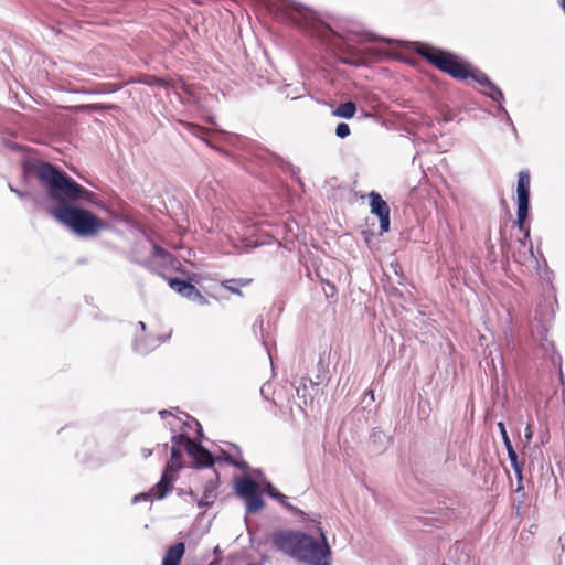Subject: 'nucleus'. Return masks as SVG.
Instances as JSON below:
<instances>
[{
    "mask_svg": "<svg viewBox=\"0 0 565 565\" xmlns=\"http://www.w3.org/2000/svg\"><path fill=\"white\" fill-rule=\"evenodd\" d=\"M34 173L40 183L47 190L50 198L57 202L51 215L61 224L72 230L78 236H95L107 227V223L87 210L72 205L79 200L98 205L99 199L77 183L62 169L49 163L39 162Z\"/></svg>",
    "mask_w": 565,
    "mask_h": 565,
    "instance_id": "obj_1",
    "label": "nucleus"
},
{
    "mask_svg": "<svg viewBox=\"0 0 565 565\" xmlns=\"http://www.w3.org/2000/svg\"><path fill=\"white\" fill-rule=\"evenodd\" d=\"M319 539L301 531H278L273 534L275 547L288 556L309 565H329L331 547L321 527Z\"/></svg>",
    "mask_w": 565,
    "mask_h": 565,
    "instance_id": "obj_2",
    "label": "nucleus"
},
{
    "mask_svg": "<svg viewBox=\"0 0 565 565\" xmlns=\"http://www.w3.org/2000/svg\"><path fill=\"white\" fill-rule=\"evenodd\" d=\"M415 45V51L437 70L448 74L455 79H473L484 88V93L493 100H498L503 96L502 92L483 72L461 62L456 54L427 44L416 43Z\"/></svg>",
    "mask_w": 565,
    "mask_h": 565,
    "instance_id": "obj_3",
    "label": "nucleus"
},
{
    "mask_svg": "<svg viewBox=\"0 0 565 565\" xmlns=\"http://www.w3.org/2000/svg\"><path fill=\"white\" fill-rule=\"evenodd\" d=\"M501 248L503 254H505L507 256L510 255L512 259L520 265L526 264L534 257L530 231H526L521 237H518L514 242H507V239L502 237Z\"/></svg>",
    "mask_w": 565,
    "mask_h": 565,
    "instance_id": "obj_4",
    "label": "nucleus"
},
{
    "mask_svg": "<svg viewBox=\"0 0 565 565\" xmlns=\"http://www.w3.org/2000/svg\"><path fill=\"white\" fill-rule=\"evenodd\" d=\"M235 489L237 495L245 500L248 513H257L264 508L265 502L262 499L259 487L253 479L248 477L242 478L236 482Z\"/></svg>",
    "mask_w": 565,
    "mask_h": 565,
    "instance_id": "obj_5",
    "label": "nucleus"
},
{
    "mask_svg": "<svg viewBox=\"0 0 565 565\" xmlns=\"http://www.w3.org/2000/svg\"><path fill=\"white\" fill-rule=\"evenodd\" d=\"M278 12L281 19L299 28H315L316 20L313 12L302 6L285 3L278 9Z\"/></svg>",
    "mask_w": 565,
    "mask_h": 565,
    "instance_id": "obj_6",
    "label": "nucleus"
},
{
    "mask_svg": "<svg viewBox=\"0 0 565 565\" xmlns=\"http://www.w3.org/2000/svg\"><path fill=\"white\" fill-rule=\"evenodd\" d=\"M179 439L183 443L184 451L192 457L196 467L209 468L214 465L212 454L201 444L194 441L184 434H180Z\"/></svg>",
    "mask_w": 565,
    "mask_h": 565,
    "instance_id": "obj_7",
    "label": "nucleus"
},
{
    "mask_svg": "<svg viewBox=\"0 0 565 565\" xmlns=\"http://www.w3.org/2000/svg\"><path fill=\"white\" fill-rule=\"evenodd\" d=\"M370 206L371 213L376 215L380 220L381 232L385 233L390 231V206L385 200L377 193H370Z\"/></svg>",
    "mask_w": 565,
    "mask_h": 565,
    "instance_id": "obj_8",
    "label": "nucleus"
},
{
    "mask_svg": "<svg viewBox=\"0 0 565 565\" xmlns=\"http://www.w3.org/2000/svg\"><path fill=\"white\" fill-rule=\"evenodd\" d=\"M175 480V473L171 466H167L160 481L151 488V494L153 498L160 500L163 499L173 488V481Z\"/></svg>",
    "mask_w": 565,
    "mask_h": 565,
    "instance_id": "obj_9",
    "label": "nucleus"
},
{
    "mask_svg": "<svg viewBox=\"0 0 565 565\" xmlns=\"http://www.w3.org/2000/svg\"><path fill=\"white\" fill-rule=\"evenodd\" d=\"M530 184L531 177L527 170L520 171L518 174V206L529 207L530 204Z\"/></svg>",
    "mask_w": 565,
    "mask_h": 565,
    "instance_id": "obj_10",
    "label": "nucleus"
},
{
    "mask_svg": "<svg viewBox=\"0 0 565 565\" xmlns=\"http://www.w3.org/2000/svg\"><path fill=\"white\" fill-rule=\"evenodd\" d=\"M185 552L183 542L170 546L162 559V565H179Z\"/></svg>",
    "mask_w": 565,
    "mask_h": 565,
    "instance_id": "obj_11",
    "label": "nucleus"
},
{
    "mask_svg": "<svg viewBox=\"0 0 565 565\" xmlns=\"http://www.w3.org/2000/svg\"><path fill=\"white\" fill-rule=\"evenodd\" d=\"M180 435H175L172 437V448H171V458L167 466H171L172 470L175 472L179 468H181V459H182V450L183 443L179 439Z\"/></svg>",
    "mask_w": 565,
    "mask_h": 565,
    "instance_id": "obj_12",
    "label": "nucleus"
},
{
    "mask_svg": "<svg viewBox=\"0 0 565 565\" xmlns=\"http://www.w3.org/2000/svg\"><path fill=\"white\" fill-rule=\"evenodd\" d=\"M252 281H253V279H250V278H235V279L223 280L221 284L228 291L236 294L238 296H243L241 288L250 285Z\"/></svg>",
    "mask_w": 565,
    "mask_h": 565,
    "instance_id": "obj_13",
    "label": "nucleus"
},
{
    "mask_svg": "<svg viewBox=\"0 0 565 565\" xmlns=\"http://www.w3.org/2000/svg\"><path fill=\"white\" fill-rule=\"evenodd\" d=\"M265 492L273 499L277 500L282 507L288 509L291 512H297L298 509L288 502V499L285 494L278 491L271 483H267L265 487Z\"/></svg>",
    "mask_w": 565,
    "mask_h": 565,
    "instance_id": "obj_14",
    "label": "nucleus"
},
{
    "mask_svg": "<svg viewBox=\"0 0 565 565\" xmlns=\"http://www.w3.org/2000/svg\"><path fill=\"white\" fill-rule=\"evenodd\" d=\"M168 284L174 291L185 298L188 297V294L192 291V287L194 286L191 282L179 278H169Z\"/></svg>",
    "mask_w": 565,
    "mask_h": 565,
    "instance_id": "obj_15",
    "label": "nucleus"
},
{
    "mask_svg": "<svg viewBox=\"0 0 565 565\" xmlns=\"http://www.w3.org/2000/svg\"><path fill=\"white\" fill-rule=\"evenodd\" d=\"M356 113V105L353 102H347L340 104L334 110L333 115L341 118L350 119L354 117Z\"/></svg>",
    "mask_w": 565,
    "mask_h": 565,
    "instance_id": "obj_16",
    "label": "nucleus"
},
{
    "mask_svg": "<svg viewBox=\"0 0 565 565\" xmlns=\"http://www.w3.org/2000/svg\"><path fill=\"white\" fill-rule=\"evenodd\" d=\"M140 83H143L148 86H160V87H163V88H169L172 86V81L170 79H164V78H160V77H157L154 75H145L142 76L141 79H139Z\"/></svg>",
    "mask_w": 565,
    "mask_h": 565,
    "instance_id": "obj_17",
    "label": "nucleus"
},
{
    "mask_svg": "<svg viewBox=\"0 0 565 565\" xmlns=\"http://www.w3.org/2000/svg\"><path fill=\"white\" fill-rule=\"evenodd\" d=\"M505 448H507V451H508V457H509L511 467L515 471L516 476L519 478H521L522 469H523V462L519 461L518 455H516V452H515V450H514L512 445H508V447H505Z\"/></svg>",
    "mask_w": 565,
    "mask_h": 565,
    "instance_id": "obj_18",
    "label": "nucleus"
},
{
    "mask_svg": "<svg viewBox=\"0 0 565 565\" xmlns=\"http://www.w3.org/2000/svg\"><path fill=\"white\" fill-rule=\"evenodd\" d=\"M527 214H529V207L518 206V212H516L518 218H516L514 225L519 228L520 232H522V235L526 231H530V227L526 226V224H525Z\"/></svg>",
    "mask_w": 565,
    "mask_h": 565,
    "instance_id": "obj_19",
    "label": "nucleus"
},
{
    "mask_svg": "<svg viewBox=\"0 0 565 565\" xmlns=\"http://www.w3.org/2000/svg\"><path fill=\"white\" fill-rule=\"evenodd\" d=\"M181 124L184 126V128L192 135L199 137V138H203L206 134H207V129L200 126V125H196V124H193V122H184V121H181Z\"/></svg>",
    "mask_w": 565,
    "mask_h": 565,
    "instance_id": "obj_20",
    "label": "nucleus"
},
{
    "mask_svg": "<svg viewBox=\"0 0 565 565\" xmlns=\"http://www.w3.org/2000/svg\"><path fill=\"white\" fill-rule=\"evenodd\" d=\"M186 298L191 301L199 302L200 305H207V299L195 286L192 287V291L188 294Z\"/></svg>",
    "mask_w": 565,
    "mask_h": 565,
    "instance_id": "obj_21",
    "label": "nucleus"
},
{
    "mask_svg": "<svg viewBox=\"0 0 565 565\" xmlns=\"http://www.w3.org/2000/svg\"><path fill=\"white\" fill-rule=\"evenodd\" d=\"M215 498H216L215 490L214 489H206L204 491V495L199 501V505L200 507H207V505H210V504H212L214 502Z\"/></svg>",
    "mask_w": 565,
    "mask_h": 565,
    "instance_id": "obj_22",
    "label": "nucleus"
},
{
    "mask_svg": "<svg viewBox=\"0 0 565 565\" xmlns=\"http://www.w3.org/2000/svg\"><path fill=\"white\" fill-rule=\"evenodd\" d=\"M335 134L340 138L348 137L350 135V127H349V125L345 124V122L338 124V126L335 128Z\"/></svg>",
    "mask_w": 565,
    "mask_h": 565,
    "instance_id": "obj_23",
    "label": "nucleus"
},
{
    "mask_svg": "<svg viewBox=\"0 0 565 565\" xmlns=\"http://www.w3.org/2000/svg\"><path fill=\"white\" fill-rule=\"evenodd\" d=\"M153 254L154 256L160 257L163 260L171 258V254L159 245L153 246Z\"/></svg>",
    "mask_w": 565,
    "mask_h": 565,
    "instance_id": "obj_24",
    "label": "nucleus"
},
{
    "mask_svg": "<svg viewBox=\"0 0 565 565\" xmlns=\"http://www.w3.org/2000/svg\"><path fill=\"white\" fill-rule=\"evenodd\" d=\"M498 427H499V430H500V433H501V437H502V439H503L504 446H505V447H508V445H512V444H511V440H510V438H509V436H508V433H507V430H505L504 423L499 422V423H498Z\"/></svg>",
    "mask_w": 565,
    "mask_h": 565,
    "instance_id": "obj_25",
    "label": "nucleus"
},
{
    "mask_svg": "<svg viewBox=\"0 0 565 565\" xmlns=\"http://www.w3.org/2000/svg\"><path fill=\"white\" fill-rule=\"evenodd\" d=\"M116 106L114 105H102V104H92L87 105L86 108L93 109V110H104V109H114Z\"/></svg>",
    "mask_w": 565,
    "mask_h": 565,
    "instance_id": "obj_26",
    "label": "nucleus"
},
{
    "mask_svg": "<svg viewBox=\"0 0 565 565\" xmlns=\"http://www.w3.org/2000/svg\"><path fill=\"white\" fill-rule=\"evenodd\" d=\"M327 287H328V288H324V294H326V296H327L328 298H333V297H335V295H337V288H335V286H334V285H332V284H329V282H328V284H327Z\"/></svg>",
    "mask_w": 565,
    "mask_h": 565,
    "instance_id": "obj_27",
    "label": "nucleus"
},
{
    "mask_svg": "<svg viewBox=\"0 0 565 565\" xmlns=\"http://www.w3.org/2000/svg\"><path fill=\"white\" fill-rule=\"evenodd\" d=\"M524 437H525L527 443H530L532 440V438H533V428H532L531 424H527V426L525 427Z\"/></svg>",
    "mask_w": 565,
    "mask_h": 565,
    "instance_id": "obj_28",
    "label": "nucleus"
},
{
    "mask_svg": "<svg viewBox=\"0 0 565 565\" xmlns=\"http://www.w3.org/2000/svg\"><path fill=\"white\" fill-rule=\"evenodd\" d=\"M150 498H153L151 491H149L148 493H140L135 495L134 502H137L139 500H149Z\"/></svg>",
    "mask_w": 565,
    "mask_h": 565,
    "instance_id": "obj_29",
    "label": "nucleus"
},
{
    "mask_svg": "<svg viewBox=\"0 0 565 565\" xmlns=\"http://www.w3.org/2000/svg\"><path fill=\"white\" fill-rule=\"evenodd\" d=\"M559 544L562 545V550L565 548V533H563L558 539Z\"/></svg>",
    "mask_w": 565,
    "mask_h": 565,
    "instance_id": "obj_30",
    "label": "nucleus"
},
{
    "mask_svg": "<svg viewBox=\"0 0 565 565\" xmlns=\"http://www.w3.org/2000/svg\"><path fill=\"white\" fill-rule=\"evenodd\" d=\"M11 190H12L13 192H15L19 196H21V198H22V196H24V194H23L22 192L17 191V190H13L12 188H11Z\"/></svg>",
    "mask_w": 565,
    "mask_h": 565,
    "instance_id": "obj_31",
    "label": "nucleus"
}]
</instances>
